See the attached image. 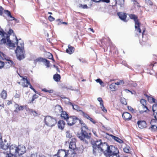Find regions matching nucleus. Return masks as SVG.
Here are the masks:
<instances>
[{"instance_id": "obj_1", "label": "nucleus", "mask_w": 157, "mask_h": 157, "mask_svg": "<svg viewBox=\"0 0 157 157\" xmlns=\"http://www.w3.org/2000/svg\"><path fill=\"white\" fill-rule=\"evenodd\" d=\"M93 153L96 155L98 153L103 152L107 157H120L118 149L114 146H109L106 143H102L101 140L93 144Z\"/></svg>"}, {"instance_id": "obj_2", "label": "nucleus", "mask_w": 157, "mask_h": 157, "mask_svg": "<svg viewBox=\"0 0 157 157\" xmlns=\"http://www.w3.org/2000/svg\"><path fill=\"white\" fill-rule=\"evenodd\" d=\"M16 41L15 43H13L12 40L9 39V36L7 38L8 45L9 47L13 48L15 47V45H17V47L15 50V52L16 53L17 59L21 60L24 58L25 52L24 48V42L21 39L18 40L16 36H15Z\"/></svg>"}, {"instance_id": "obj_3", "label": "nucleus", "mask_w": 157, "mask_h": 157, "mask_svg": "<svg viewBox=\"0 0 157 157\" xmlns=\"http://www.w3.org/2000/svg\"><path fill=\"white\" fill-rule=\"evenodd\" d=\"M89 130H81L80 133H78V137L83 142L86 144H88L90 141V136L88 134Z\"/></svg>"}, {"instance_id": "obj_4", "label": "nucleus", "mask_w": 157, "mask_h": 157, "mask_svg": "<svg viewBox=\"0 0 157 157\" xmlns=\"http://www.w3.org/2000/svg\"><path fill=\"white\" fill-rule=\"evenodd\" d=\"M44 123L48 126L52 127L57 123V121L56 117L50 116L45 117L44 119Z\"/></svg>"}, {"instance_id": "obj_5", "label": "nucleus", "mask_w": 157, "mask_h": 157, "mask_svg": "<svg viewBox=\"0 0 157 157\" xmlns=\"http://www.w3.org/2000/svg\"><path fill=\"white\" fill-rule=\"evenodd\" d=\"M129 17L132 19H133L135 21L136 30L139 32V33H141V30L140 28V23L138 20V17L135 15L132 14H131L129 15Z\"/></svg>"}, {"instance_id": "obj_6", "label": "nucleus", "mask_w": 157, "mask_h": 157, "mask_svg": "<svg viewBox=\"0 0 157 157\" xmlns=\"http://www.w3.org/2000/svg\"><path fill=\"white\" fill-rule=\"evenodd\" d=\"M140 103L142 104L143 110H139L140 113V114L143 113L144 112H147L149 110L146 106V101L145 99H142L140 101Z\"/></svg>"}, {"instance_id": "obj_7", "label": "nucleus", "mask_w": 157, "mask_h": 157, "mask_svg": "<svg viewBox=\"0 0 157 157\" xmlns=\"http://www.w3.org/2000/svg\"><path fill=\"white\" fill-rule=\"evenodd\" d=\"M66 120L67 124L69 126H72L75 124L77 121L78 119L75 116L68 117Z\"/></svg>"}, {"instance_id": "obj_8", "label": "nucleus", "mask_w": 157, "mask_h": 157, "mask_svg": "<svg viewBox=\"0 0 157 157\" xmlns=\"http://www.w3.org/2000/svg\"><path fill=\"white\" fill-rule=\"evenodd\" d=\"M10 154L13 155H17V146L15 144L11 145L9 147Z\"/></svg>"}, {"instance_id": "obj_9", "label": "nucleus", "mask_w": 157, "mask_h": 157, "mask_svg": "<svg viewBox=\"0 0 157 157\" xmlns=\"http://www.w3.org/2000/svg\"><path fill=\"white\" fill-rule=\"evenodd\" d=\"M26 148L23 145H19L17 146V155H21L26 152Z\"/></svg>"}, {"instance_id": "obj_10", "label": "nucleus", "mask_w": 157, "mask_h": 157, "mask_svg": "<svg viewBox=\"0 0 157 157\" xmlns=\"http://www.w3.org/2000/svg\"><path fill=\"white\" fill-rule=\"evenodd\" d=\"M9 146L8 144H6L3 143L2 140V136L0 134V148L6 150L8 149Z\"/></svg>"}, {"instance_id": "obj_11", "label": "nucleus", "mask_w": 157, "mask_h": 157, "mask_svg": "<svg viewBox=\"0 0 157 157\" xmlns=\"http://www.w3.org/2000/svg\"><path fill=\"white\" fill-rule=\"evenodd\" d=\"M76 140L75 138H73L71 140L69 146L70 148L74 150L75 148L76 145L75 141H76Z\"/></svg>"}, {"instance_id": "obj_12", "label": "nucleus", "mask_w": 157, "mask_h": 157, "mask_svg": "<svg viewBox=\"0 0 157 157\" xmlns=\"http://www.w3.org/2000/svg\"><path fill=\"white\" fill-rule=\"evenodd\" d=\"M122 117L125 120H129L132 117L130 113L127 112H125L122 114Z\"/></svg>"}, {"instance_id": "obj_13", "label": "nucleus", "mask_w": 157, "mask_h": 157, "mask_svg": "<svg viewBox=\"0 0 157 157\" xmlns=\"http://www.w3.org/2000/svg\"><path fill=\"white\" fill-rule=\"evenodd\" d=\"M22 78L23 82H22V86L24 87H27L30 84V83L27 80V78H25L23 76L19 75Z\"/></svg>"}, {"instance_id": "obj_14", "label": "nucleus", "mask_w": 157, "mask_h": 157, "mask_svg": "<svg viewBox=\"0 0 157 157\" xmlns=\"http://www.w3.org/2000/svg\"><path fill=\"white\" fill-rule=\"evenodd\" d=\"M117 15L119 17V18L121 20L124 21V22L127 21L126 20L127 16L125 13L122 12H121L118 13H117Z\"/></svg>"}, {"instance_id": "obj_15", "label": "nucleus", "mask_w": 157, "mask_h": 157, "mask_svg": "<svg viewBox=\"0 0 157 157\" xmlns=\"http://www.w3.org/2000/svg\"><path fill=\"white\" fill-rule=\"evenodd\" d=\"M57 154L59 157H65L67 155L65 151L62 149L59 150Z\"/></svg>"}, {"instance_id": "obj_16", "label": "nucleus", "mask_w": 157, "mask_h": 157, "mask_svg": "<svg viewBox=\"0 0 157 157\" xmlns=\"http://www.w3.org/2000/svg\"><path fill=\"white\" fill-rule=\"evenodd\" d=\"M65 124V123L63 120L59 121L57 123V125L59 128L61 130L64 128Z\"/></svg>"}, {"instance_id": "obj_17", "label": "nucleus", "mask_w": 157, "mask_h": 157, "mask_svg": "<svg viewBox=\"0 0 157 157\" xmlns=\"http://www.w3.org/2000/svg\"><path fill=\"white\" fill-rule=\"evenodd\" d=\"M137 124L139 128H144L146 127V123L144 121H139Z\"/></svg>"}, {"instance_id": "obj_18", "label": "nucleus", "mask_w": 157, "mask_h": 157, "mask_svg": "<svg viewBox=\"0 0 157 157\" xmlns=\"http://www.w3.org/2000/svg\"><path fill=\"white\" fill-rule=\"evenodd\" d=\"M152 110L154 112V115L155 120H157V104H155L153 105Z\"/></svg>"}, {"instance_id": "obj_19", "label": "nucleus", "mask_w": 157, "mask_h": 157, "mask_svg": "<svg viewBox=\"0 0 157 157\" xmlns=\"http://www.w3.org/2000/svg\"><path fill=\"white\" fill-rule=\"evenodd\" d=\"M68 48L66 50V52L67 53L71 54L74 52L75 48L73 47L69 44L68 46Z\"/></svg>"}, {"instance_id": "obj_20", "label": "nucleus", "mask_w": 157, "mask_h": 157, "mask_svg": "<svg viewBox=\"0 0 157 157\" xmlns=\"http://www.w3.org/2000/svg\"><path fill=\"white\" fill-rule=\"evenodd\" d=\"M14 106L15 108V109L14 111L16 113H17L19 111L22 110L24 109V106H19V105L17 104H15Z\"/></svg>"}, {"instance_id": "obj_21", "label": "nucleus", "mask_w": 157, "mask_h": 157, "mask_svg": "<svg viewBox=\"0 0 157 157\" xmlns=\"http://www.w3.org/2000/svg\"><path fill=\"white\" fill-rule=\"evenodd\" d=\"M115 4L119 5L121 7H123L124 6V0H115Z\"/></svg>"}, {"instance_id": "obj_22", "label": "nucleus", "mask_w": 157, "mask_h": 157, "mask_svg": "<svg viewBox=\"0 0 157 157\" xmlns=\"http://www.w3.org/2000/svg\"><path fill=\"white\" fill-rule=\"evenodd\" d=\"M60 115L61 117L62 118L66 120L68 117V114L65 111H62V112L61 113Z\"/></svg>"}, {"instance_id": "obj_23", "label": "nucleus", "mask_w": 157, "mask_h": 157, "mask_svg": "<svg viewBox=\"0 0 157 157\" xmlns=\"http://www.w3.org/2000/svg\"><path fill=\"white\" fill-rule=\"evenodd\" d=\"M111 136L112 137V138H113L114 140L117 142L120 143H122L123 142V141L121 140L118 137L113 136L112 135H111Z\"/></svg>"}, {"instance_id": "obj_24", "label": "nucleus", "mask_w": 157, "mask_h": 157, "mask_svg": "<svg viewBox=\"0 0 157 157\" xmlns=\"http://www.w3.org/2000/svg\"><path fill=\"white\" fill-rule=\"evenodd\" d=\"M60 76L59 74H55L53 76V78L56 82H59L60 80Z\"/></svg>"}, {"instance_id": "obj_25", "label": "nucleus", "mask_w": 157, "mask_h": 157, "mask_svg": "<svg viewBox=\"0 0 157 157\" xmlns=\"http://www.w3.org/2000/svg\"><path fill=\"white\" fill-rule=\"evenodd\" d=\"M5 11V13L7 14V15L10 17L11 18L10 20L11 21L12 20H16V19L13 17H12L11 14L10 12L8 10H6Z\"/></svg>"}, {"instance_id": "obj_26", "label": "nucleus", "mask_w": 157, "mask_h": 157, "mask_svg": "<svg viewBox=\"0 0 157 157\" xmlns=\"http://www.w3.org/2000/svg\"><path fill=\"white\" fill-rule=\"evenodd\" d=\"M109 88L112 91H115L116 89L115 84L114 83H113L111 84L109 86Z\"/></svg>"}, {"instance_id": "obj_27", "label": "nucleus", "mask_w": 157, "mask_h": 157, "mask_svg": "<svg viewBox=\"0 0 157 157\" xmlns=\"http://www.w3.org/2000/svg\"><path fill=\"white\" fill-rule=\"evenodd\" d=\"M1 97L5 99L7 96V93L6 91L3 90L1 93Z\"/></svg>"}, {"instance_id": "obj_28", "label": "nucleus", "mask_w": 157, "mask_h": 157, "mask_svg": "<svg viewBox=\"0 0 157 157\" xmlns=\"http://www.w3.org/2000/svg\"><path fill=\"white\" fill-rule=\"evenodd\" d=\"M156 125H151V127L149 129L152 132L155 131L157 129V124Z\"/></svg>"}, {"instance_id": "obj_29", "label": "nucleus", "mask_w": 157, "mask_h": 157, "mask_svg": "<svg viewBox=\"0 0 157 157\" xmlns=\"http://www.w3.org/2000/svg\"><path fill=\"white\" fill-rule=\"evenodd\" d=\"M147 97V98L148 99V100L150 102H152V103H154L155 102V99L149 96H146Z\"/></svg>"}, {"instance_id": "obj_30", "label": "nucleus", "mask_w": 157, "mask_h": 157, "mask_svg": "<svg viewBox=\"0 0 157 157\" xmlns=\"http://www.w3.org/2000/svg\"><path fill=\"white\" fill-rule=\"evenodd\" d=\"M8 36H9V38H10L9 36H7L6 39L2 38V40H0L1 43V44H5V43H6V41H7V38ZM7 43H8V42H7ZM7 45H8V43H7Z\"/></svg>"}, {"instance_id": "obj_31", "label": "nucleus", "mask_w": 157, "mask_h": 157, "mask_svg": "<svg viewBox=\"0 0 157 157\" xmlns=\"http://www.w3.org/2000/svg\"><path fill=\"white\" fill-rule=\"evenodd\" d=\"M150 124L151 125H156V124H157V120L154 119H153L151 120Z\"/></svg>"}, {"instance_id": "obj_32", "label": "nucleus", "mask_w": 157, "mask_h": 157, "mask_svg": "<svg viewBox=\"0 0 157 157\" xmlns=\"http://www.w3.org/2000/svg\"><path fill=\"white\" fill-rule=\"evenodd\" d=\"M66 136L67 138L71 139V138L72 137V135L70 133L69 131L66 132Z\"/></svg>"}, {"instance_id": "obj_33", "label": "nucleus", "mask_w": 157, "mask_h": 157, "mask_svg": "<svg viewBox=\"0 0 157 157\" xmlns=\"http://www.w3.org/2000/svg\"><path fill=\"white\" fill-rule=\"evenodd\" d=\"M131 1L132 2H133V3L134 6H136L138 7H140V6L139 5V3L137 0H131Z\"/></svg>"}, {"instance_id": "obj_34", "label": "nucleus", "mask_w": 157, "mask_h": 157, "mask_svg": "<svg viewBox=\"0 0 157 157\" xmlns=\"http://www.w3.org/2000/svg\"><path fill=\"white\" fill-rule=\"evenodd\" d=\"M89 129L87 127L85 123H83L81 125V130H86Z\"/></svg>"}, {"instance_id": "obj_35", "label": "nucleus", "mask_w": 157, "mask_h": 157, "mask_svg": "<svg viewBox=\"0 0 157 157\" xmlns=\"http://www.w3.org/2000/svg\"><path fill=\"white\" fill-rule=\"evenodd\" d=\"M121 102L123 104L126 105L127 104V102L125 99L124 98H121Z\"/></svg>"}, {"instance_id": "obj_36", "label": "nucleus", "mask_w": 157, "mask_h": 157, "mask_svg": "<svg viewBox=\"0 0 157 157\" xmlns=\"http://www.w3.org/2000/svg\"><path fill=\"white\" fill-rule=\"evenodd\" d=\"M95 81L99 83L100 85H101L102 86H104V85H103V82L100 78L96 79L95 80Z\"/></svg>"}, {"instance_id": "obj_37", "label": "nucleus", "mask_w": 157, "mask_h": 157, "mask_svg": "<svg viewBox=\"0 0 157 157\" xmlns=\"http://www.w3.org/2000/svg\"><path fill=\"white\" fill-rule=\"evenodd\" d=\"M36 62H42L44 63V61H46V60L45 59H44L43 58L40 57L37 59L36 60Z\"/></svg>"}, {"instance_id": "obj_38", "label": "nucleus", "mask_w": 157, "mask_h": 157, "mask_svg": "<svg viewBox=\"0 0 157 157\" xmlns=\"http://www.w3.org/2000/svg\"><path fill=\"white\" fill-rule=\"evenodd\" d=\"M42 90L43 91H44V92H48L49 93H53V90H47L45 88L43 89H42Z\"/></svg>"}, {"instance_id": "obj_39", "label": "nucleus", "mask_w": 157, "mask_h": 157, "mask_svg": "<svg viewBox=\"0 0 157 157\" xmlns=\"http://www.w3.org/2000/svg\"><path fill=\"white\" fill-rule=\"evenodd\" d=\"M79 8L84 9L88 8V7L86 5H82V4H79Z\"/></svg>"}, {"instance_id": "obj_40", "label": "nucleus", "mask_w": 157, "mask_h": 157, "mask_svg": "<svg viewBox=\"0 0 157 157\" xmlns=\"http://www.w3.org/2000/svg\"><path fill=\"white\" fill-rule=\"evenodd\" d=\"M100 106H101L100 108L102 110L104 113H106L107 112V109H105V108L103 104L102 105H101Z\"/></svg>"}, {"instance_id": "obj_41", "label": "nucleus", "mask_w": 157, "mask_h": 157, "mask_svg": "<svg viewBox=\"0 0 157 157\" xmlns=\"http://www.w3.org/2000/svg\"><path fill=\"white\" fill-rule=\"evenodd\" d=\"M46 61H44V63L45 65L48 67H49V61L45 59Z\"/></svg>"}, {"instance_id": "obj_42", "label": "nucleus", "mask_w": 157, "mask_h": 157, "mask_svg": "<svg viewBox=\"0 0 157 157\" xmlns=\"http://www.w3.org/2000/svg\"><path fill=\"white\" fill-rule=\"evenodd\" d=\"M56 21H59V23L57 24L58 25H60L61 24H64L66 25L67 24V23L66 22H61L60 19H58L56 20Z\"/></svg>"}, {"instance_id": "obj_43", "label": "nucleus", "mask_w": 157, "mask_h": 157, "mask_svg": "<svg viewBox=\"0 0 157 157\" xmlns=\"http://www.w3.org/2000/svg\"><path fill=\"white\" fill-rule=\"evenodd\" d=\"M98 101L100 102V105L103 104V101L101 98H97Z\"/></svg>"}, {"instance_id": "obj_44", "label": "nucleus", "mask_w": 157, "mask_h": 157, "mask_svg": "<svg viewBox=\"0 0 157 157\" xmlns=\"http://www.w3.org/2000/svg\"><path fill=\"white\" fill-rule=\"evenodd\" d=\"M145 2L148 5L152 6V2L150 0H145Z\"/></svg>"}, {"instance_id": "obj_45", "label": "nucleus", "mask_w": 157, "mask_h": 157, "mask_svg": "<svg viewBox=\"0 0 157 157\" xmlns=\"http://www.w3.org/2000/svg\"><path fill=\"white\" fill-rule=\"evenodd\" d=\"M129 147H126L124 148V151L126 153H128L129 151Z\"/></svg>"}, {"instance_id": "obj_46", "label": "nucleus", "mask_w": 157, "mask_h": 157, "mask_svg": "<svg viewBox=\"0 0 157 157\" xmlns=\"http://www.w3.org/2000/svg\"><path fill=\"white\" fill-rule=\"evenodd\" d=\"M72 107H73V109L74 110H79V107L77 105H74Z\"/></svg>"}, {"instance_id": "obj_47", "label": "nucleus", "mask_w": 157, "mask_h": 157, "mask_svg": "<svg viewBox=\"0 0 157 157\" xmlns=\"http://www.w3.org/2000/svg\"><path fill=\"white\" fill-rule=\"evenodd\" d=\"M48 55L49 57L48 58L49 59H52L53 61H55L54 59L53 58V56L52 55L51 53H48Z\"/></svg>"}, {"instance_id": "obj_48", "label": "nucleus", "mask_w": 157, "mask_h": 157, "mask_svg": "<svg viewBox=\"0 0 157 157\" xmlns=\"http://www.w3.org/2000/svg\"><path fill=\"white\" fill-rule=\"evenodd\" d=\"M56 107L58 109L60 112L61 111V113L62 112V111H63L62 107L58 105L56 106Z\"/></svg>"}, {"instance_id": "obj_49", "label": "nucleus", "mask_w": 157, "mask_h": 157, "mask_svg": "<svg viewBox=\"0 0 157 157\" xmlns=\"http://www.w3.org/2000/svg\"><path fill=\"white\" fill-rule=\"evenodd\" d=\"M82 114H83V115L87 119H88V118H90V117L89 116V115H88V114H87L86 113H84V112H83Z\"/></svg>"}, {"instance_id": "obj_50", "label": "nucleus", "mask_w": 157, "mask_h": 157, "mask_svg": "<svg viewBox=\"0 0 157 157\" xmlns=\"http://www.w3.org/2000/svg\"><path fill=\"white\" fill-rule=\"evenodd\" d=\"M5 34H6V33L3 31H1L0 30V35L2 37H3Z\"/></svg>"}, {"instance_id": "obj_51", "label": "nucleus", "mask_w": 157, "mask_h": 157, "mask_svg": "<svg viewBox=\"0 0 157 157\" xmlns=\"http://www.w3.org/2000/svg\"><path fill=\"white\" fill-rule=\"evenodd\" d=\"M131 84L132 86L134 87L136 86L137 85V84L136 82H132L131 83Z\"/></svg>"}, {"instance_id": "obj_52", "label": "nucleus", "mask_w": 157, "mask_h": 157, "mask_svg": "<svg viewBox=\"0 0 157 157\" xmlns=\"http://www.w3.org/2000/svg\"><path fill=\"white\" fill-rule=\"evenodd\" d=\"M4 63L2 61H0V68H2L4 66Z\"/></svg>"}, {"instance_id": "obj_53", "label": "nucleus", "mask_w": 157, "mask_h": 157, "mask_svg": "<svg viewBox=\"0 0 157 157\" xmlns=\"http://www.w3.org/2000/svg\"><path fill=\"white\" fill-rule=\"evenodd\" d=\"M48 19L50 21H52L54 20V18L51 16H50L49 17Z\"/></svg>"}, {"instance_id": "obj_54", "label": "nucleus", "mask_w": 157, "mask_h": 157, "mask_svg": "<svg viewBox=\"0 0 157 157\" xmlns=\"http://www.w3.org/2000/svg\"><path fill=\"white\" fill-rule=\"evenodd\" d=\"M37 153L32 154L31 155L30 157H37Z\"/></svg>"}, {"instance_id": "obj_55", "label": "nucleus", "mask_w": 157, "mask_h": 157, "mask_svg": "<svg viewBox=\"0 0 157 157\" xmlns=\"http://www.w3.org/2000/svg\"><path fill=\"white\" fill-rule=\"evenodd\" d=\"M88 119L91 122H92L94 124H95L96 123V122L95 121H94L92 118L90 117V118H88Z\"/></svg>"}, {"instance_id": "obj_56", "label": "nucleus", "mask_w": 157, "mask_h": 157, "mask_svg": "<svg viewBox=\"0 0 157 157\" xmlns=\"http://www.w3.org/2000/svg\"><path fill=\"white\" fill-rule=\"evenodd\" d=\"M20 96V95L19 93H16L15 95V98H19Z\"/></svg>"}, {"instance_id": "obj_57", "label": "nucleus", "mask_w": 157, "mask_h": 157, "mask_svg": "<svg viewBox=\"0 0 157 157\" xmlns=\"http://www.w3.org/2000/svg\"><path fill=\"white\" fill-rule=\"evenodd\" d=\"M128 110H129L130 111H134L133 109L131 106H128Z\"/></svg>"}, {"instance_id": "obj_58", "label": "nucleus", "mask_w": 157, "mask_h": 157, "mask_svg": "<svg viewBox=\"0 0 157 157\" xmlns=\"http://www.w3.org/2000/svg\"><path fill=\"white\" fill-rule=\"evenodd\" d=\"M13 155L7 153L6 154V157H12Z\"/></svg>"}, {"instance_id": "obj_59", "label": "nucleus", "mask_w": 157, "mask_h": 157, "mask_svg": "<svg viewBox=\"0 0 157 157\" xmlns=\"http://www.w3.org/2000/svg\"><path fill=\"white\" fill-rule=\"evenodd\" d=\"M3 10V8L2 6H0V15H1L2 14Z\"/></svg>"}, {"instance_id": "obj_60", "label": "nucleus", "mask_w": 157, "mask_h": 157, "mask_svg": "<svg viewBox=\"0 0 157 157\" xmlns=\"http://www.w3.org/2000/svg\"><path fill=\"white\" fill-rule=\"evenodd\" d=\"M13 32V31L11 29H10L8 32V34L10 35Z\"/></svg>"}, {"instance_id": "obj_61", "label": "nucleus", "mask_w": 157, "mask_h": 157, "mask_svg": "<svg viewBox=\"0 0 157 157\" xmlns=\"http://www.w3.org/2000/svg\"><path fill=\"white\" fill-rule=\"evenodd\" d=\"M38 97V96L36 95V94H34L33 97V98L36 99Z\"/></svg>"}, {"instance_id": "obj_62", "label": "nucleus", "mask_w": 157, "mask_h": 157, "mask_svg": "<svg viewBox=\"0 0 157 157\" xmlns=\"http://www.w3.org/2000/svg\"><path fill=\"white\" fill-rule=\"evenodd\" d=\"M77 121H78L81 124V125L84 123L82 121L80 120H79L78 119Z\"/></svg>"}, {"instance_id": "obj_63", "label": "nucleus", "mask_w": 157, "mask_h": 157, "mask_svg": "<svg viewBox=\"0 0 157 157\" xmlns=\"http://www.w3.org/2000/svg\"><path fill=\"white\" fill-rule=\"evenodd\" d=\"M145 29H144L143 31V32L142 33V37H143V36L144 35H145Z\"/></svg>"}, {"instance_id": "obj_64", "label": "nucleus", "mask_w": 157, "mask_h": 157, "mask_svg": "<svg viewBox=\"0 0 157 157\" xmlns=\"http://www.w3.org/2000/svg\"><path fill=\"white\" fill-rule=\"evenodd\" d=\"M38 157H46L44 155H43L41 154V155H38Z\"/></svg>"}]
</instances>
